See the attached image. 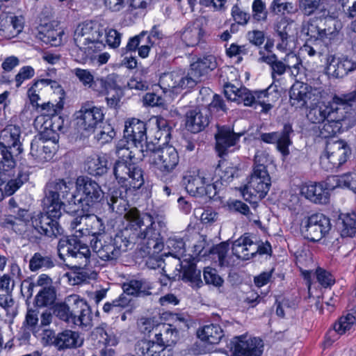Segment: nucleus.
I'll return each mask as SVG.
<instances>
[{"label": "nucleus", "mask_w": 356, "mask_h": 356, "mask_svg": "<svg viewBox=\"0 0 356 356\" xmlns=\"http://www.w3.org/2000/svg\"><path fill=\"white\" fill-rule=\"evenodd\" d=\"M43 206L44 212H40L30 218L33 243L39 241L43 236L57 238L64 232L58 222L61 216V211L51 205Z\"/></svg>", "instance_id": "1"}, {"label": "nucleus", "mask_w": 356, "mask_h": 356, "mask_svg": "<svg viewBox=\"0 0 356 356\" xmlns=\"http://www.w3.org/2000/svg\"><path fill=\"white\" fill-rule=\"evenodd\" d=\"M104 26L98 21H86L79 24L74 33L76 51L80 59L86 60L95 51L97 44H103Z\"/></svg>", "instance_id": "2"}, {"label": "nucleus", "mask_w": 356, "mask_h": 356, "mask_svg": "<svg viewBox=\"0 0 356 356\" xmlns=\"http://www.w3.org/2000/svg\"><path fill=\"white\" fill-rule=\"evenodd\" d=\"M145 155L148 161L164 174L172 172L179 162V156L172 146L161 147L155 143L146 144Z\"/></svg>", "instance_id": "3"}, {"label": "nucleus", "mask_w": 356, "mask_h": 356, "mask_svg": "<svg viewBox=\"0 0 356 356\" xmlns=\"http://www.w3.org/2000/svg\"><path fill=\"white\" fill-rule=\"evenodd\" d=\"M75 186L77 194L81 195L80 198L76 197V204H81L83 212H90L104 197L99 184L88 176L78 177Z\"/></svg>", "instance_id": "4"}, {"label": "nucleus", "mask_w": 356, "mask_h": 356, "mask_svg": "<svg viewBox=\"0 0 356 356\" xmlns=\"http://www.w3.org/2000/svg\"><path fill=\"white\" fill-rule=\"evenodd\" d=\"M73 187L74 182L70 179H56L49 181L46 186L43 205H51L61 211L63 202L60 196L69 204L76 205L77 195L70 193Z\"/></svg>", "instance_id": "5"}, {"label": "nucleus", "mask_w": 356, "mask_h": 356, "mask_svg": "<svg viewBox=\"0 0 356 356\" xmlns=\"http://www.w3.org/2000/svg\"><path fill=\"white\" fill-rule=\"evenodd\" d=\"M113 172L118 183L126 191L139 189L144 184L143 171L134 162L116 161Z\"/></svg>", "instance_id": "6"}, {"label": "nucleus", "mask_w": 356, "mask_h": 356, "mask_svg": "<svg viewBox=\"0 0 356 356\" xmlns=\"http://www.w3.org/2000/svg\"><path fill=\"white\" fill-rule=\"evenodd\" d=\"M161 222H155L154 218L138 234V246L145 254H158L164 247L161 235Z\"/></svg>", "instance_id": "7"}, {"label": "nucleus", "mask_w": 356, "mask_h": 356, "mask_svg": "<svg viewBox=\"0 0 356 356\" xmlns=\"http://www.w3.org/2000/svg\"><path fill=\"white\" fill-rule=\"evenodd\" d=\"M76 122L80 131L92 133L99 125L104 124V113L102 107L96 106L92 102H86L75 113Z\"/></svg>", "instance_id": "8"}, {"label": "nucleus", "mask_w": 356, "mask_h": 356, "mask_svg": "<svg viewBox=\"0 0 356 356\" xmlns=\"http://www.w3.org/2000/svg\"><path fill=\"white\" fill-rule=\"evenodd\" d=\"M271 185L268 172L252 170L248 184L241 193L246 201L257 202L263 199L268 193Z\"/></svg>", "instance_id": "9"}, {"label": "nucleus", "mask_w": 356, "mask_h": 356, "mask_svg": "<svg viewBox=\"0 0 356 356\" xmlns=\"http://www.w3.org/2000/svg\"><path fill=\"white\" fill-rule=\"evenodd\" d=\"M330 229V218L320 213L305 218L300 228L302 236L313 242L320 241Z\"/></svg>", "instance_id": "10"}, {"label": "nucleus", "mask_w": 356, "mask_h": 356, "mask_svg": "<svg viewBox=\"0 0 356 356\" xmlns=\"http://www.w3.org/2000/svg\"><path fill=\"white\" fill-rule=\"evenodd\" d=\"M349 154L350 149L346 142L330 140L327 142L320 162L327 170L338 168L347 161Z\"/></svg>", "instance_id": "11"}, {"label": "nucleus", "mask_w": 356, "mask_h": 356, "mask_svg": "<svg viewBox=\"0 0 356 356\" xmlns=\"http://www.w3.org/2000/svg\"><path fill=\"white\" fill-rule=\"evenodd\" d=\"M217 67L216 57L211 54L204 55L191 64V68L185 78L180 81L181 86L193 88L201 81V78Z\"/></svg>", "instance_id": "12"}, {"label": "nucleus", "mask_w": 356, "mask_h": 356, "mask_svg": "<svg viewBox=\"0 0 356 356\" xmlns=\"http://www.w3.org/2000/svg\"><path fill=\"white\" fill-rule=\"evenodd\" d=\"M294 135V131L292 124L285 122L282 129L279 131L270 133H262L259 136L261 141L268 144H275L277 149L284 157L289 155V147L292 145V136Z\"/></svg>", "instance_id": "13"}, {"label": "nucleus", "mask_w": 356, "mask_h": 356, "mask_svg": "<svg viewBox=\"0 0 356 356\" xmlns=\"http://www.w3.org/2000/svg\"><path fill=\"white\" fill-rule=\"evenodd\" d=\"M67 302L71 305L70 323L79 327H88L92 324V316L86 300L79 295L68 296Z\"/></svg>", "instance_id": "14"}, {"label": "nucleus", "mask_w": 356, "mask_h": 356, "mask_svg": "<svg viewBox=\"0 0 356 356\" xmlns=\"http://www.w3.org/2000/svg\"><path fill=\"white\" fill-rule=\"evenodd\" d=\"M261 342L257 338L241 335L234 337L228 346L232 356H261Z\"/></svg>", "instance_id": "15"}, {"label": "nucleus", "mask_w": 356, "mask_h": 356, "mask_svg": "<svg viewBox=\"0 0 356 356\" xmlns=\"http://www.w3.org/2000/svg\"><path fill=\"white\" fill-rule=\"evenodd\" d=\"M147 124L136 118H133L125 122L124 130V139L129 140L132 145L138 146L140 151L145 152L146 144L147 142Z\"/></svg>", "instance_id": "16"}, {"label": "nucleus", "mask_w": 356, "mask_h": 356, "mask_svg": "<svg viewBox=\"0 0 356 356\" xmlns=\"http://www.w3.org/2000/svg\"><path fill=\"white\" fill-rule=\"evenodd\" d=\"M90 244L93 252L102 261L115 264L121 256L111 236L91 238Z\"/></svg>", "instance_id": "17"}, {"label": "nucleus", "mask_w": 356, "mask_h": 356, "mask_svg": "<svg viewBox=\"0 0 356 356\" xmlns=\"http://www.w3.org/2000/svg\"><path fill=\"white\" fill-rule=\"evenodd\" d=\"M356 68V64L347 57H336L330 54L327 57L326 71L335 78H342Z\"/></svg>", "instance_id": "18"}, {"label": "nucleus", "mask_w": 356, "mask_h": 356, "mask_svg": "<svg viewBox=\"0 0 356 356\" xmlns=\"http://www.w3.org/2000/svg\"><path fill=\"white\" fill-rule=\"evenodd\" d=\"M241 137L240 134L234 132L229 127H218V132L215 135L216 145V149L220 156L227 154L229 148L235 146Z\"/></svg>", "instance_id": "19"}, {"label": "nucleus", "mask_w": 356, "mask_h": 356, "mask_svg": "<svg viewBox=\"0 0 356 356\" xmlns=\"http://www.w3.org/2000/svg\"><path fill=\"white\" fill-rule=\"evenodd\" d=\"M124 218L125 222L122 227L138 235L139 232L143 230V227H145L153 217L149 213H141L136 208H132L124 213Z\"/></svg>", "instance_id": "20"}, {"label": "nucleus", "mask_w": 356, "mask_h": 356, "mask_svg": "<svg viewBox=\"0 0 356 356\" xmlns=\"http://www.w3.org/2000/svg\"><path fill=\"white\" fill-rule=\"evenodd\" d=\"M209 124V117L207 111H202L196 107L190 109L186 113V127L191 133H199Z\"/></svg>", "instance_id": "21"}, {"label": "nucleus", "mask_w": 356, "mask_h": 356, "mask_svg": "<svg viewBox=\"0 0 356 356\" xmlns=\"http://www.w3.org/2000/svg\"><path fill=\"white\" fill-rule=\"evenodd\" d=\"M327 106V120L341 126L342 129L347 130L353 125V113L344 106Z\"/></svg>", "instance_id": "22"}, {"label": "nucleus", "mask_w": 356, "mask_h": 356, "mask_svg": "<svg viewBox=\"0 0 356 356\" xmlns=\"http://www.w3.org/2000/svg\"><path fill=\"white\" fill-rule=\"evenodd\" d=\"M20 127L16 125L10 124L1 131L0 143L7 147H10V148L15 151L16 155H19L23 152L22 145L20 142Z\"/></svg>", "instance_id": "23"}, {"label": "nucleus", "mask_w": 356, "mask_h": 356, "mask_svg": "<svg viewBox=\"0 0 356 356\" xmlns=\"http://www.w3.org/2000/svg\"><path fill=\"white\" fill-rule=\"evenodd\" d=\"M23 29L21 18L7 13L0 15V35L7 39L17 36Z\"/></svg>", "instance_id": "24"}, {"label": "nucleus", "mask_w": 356, "mask_h": 356, "mask_svg": "<svg viewBox=\"0 0 356 356\" xmlns=\"http://www.w3.org/2000/svg\"><path fill=\"white\" fill-rule=\"evenodd\" d=\"M56 147L42 139H34L31 143L30 155L38 163L50 161L55 153Z\"/></svg>", "instance_id": "25"}, {"label": "nucleus", "mask_w": 356, "mask_h": 356, "mask_svg": "<svg viewBox=\"0 0 356 356\" xmlns=\"http://www.w3.org/2000/svg\"><path fill=\"white\" fill-rule=\"evenodd\" d=\"M312 96V88L307 84L298 83L293 84L290 90V102L292 106L302 108L307 106Z\"/></svg>", "instance_id": "26"}, {"label": "nucleus", "mask_w": 356, "mask_h": 356, "mask_svg": "<svg viewBox=\"0 0 356 356\" xmlns=\"http://www.w3.org/2000/svg\"><path fill=\"white\" fill-rule=\"evenodd\" d=\"M301 193L307 199L315 204H325L330 200V193L321 182L305 184L302 188Z\"/></svg>", "instance_id": "27"}, {"label": "nucleus", "mask_w": 356, "mask_h": 356, "mask_svg": "<svg viewBox=\"0 0 356 356\" xmlns=\"http://www.w3.org/2000/svg\"><path fill=\"white\" fill-rule=\"evenodd\" d=\"M111 237L121 254L129 250L134 249L138 243V235L123 227L118 229L114 236Z\"/></svg>", "instance_id": "28"}, {"label": "nucleus", "mask_w": 356, "mask_h": 356, "mask_svg": "<svg viewBox=\"0 0 356 356\" xmlns=\"http://www.w3.org/2000/svg\"><path fill=\"white\" fill-rule=\"evenodd\" d=\"M140 150V147L132 145L129 140L123 138L118 143L115 153L119 157L118 161L132 162L134 159H143L146 158L145 152Z\"/></svg>", "instance_id": "29"}, {"label": "nucleus", "mask_w": 356, "mask_h": 356, "mask_svg": "<svg viewBox=\"0 0 356 356\" xmlns=\"http://www.w3.org/2000/svg\"><path fill=\"white\" fill-rule=\"evenodd\" d=\"M254 243L250 238L248 234H244L232 243V253L237 258L243 260H248L253 257L254 251Z\"/></svg>", "instance_id": "30"}, {"label": "nucleus", "mask_w": 356, "mask_h": 356, "mask_svg": "<svg viewBox=\"0 0 356 356\" xmlns=\"http://www.w3.org/2000/svg\"><path fill=\"white\" fill-rule=\"evenodd\" d=\"M123 293L134 297H145L152 294V286L145 280H131L122 285Z\"/></svg>", "instance_id": "31"}, {"label": "nucleus", "mask_w": 356, "mask_h": 356, "mask_svg": "<svg viewBox=\"0 0 356 356\" xmlns=\"http://www.w3.org/2000/svg\"><path fill=\"white\" fill-rule=\"evenodd\" d=\"M159 332L155 334L156 342L163 346H170L175 344L178 339V331L175 327H172L170 324H158L156 331Z\"/></svg>", "instance_id": "32"}, {"label": "nucleus", "mask_w": 356, "mask_h": 356, "mask_svg": "<svg viewBox=\"0 0 356 356\" xmlns=\"http://www.w3.org/2000/svg\"><path fill=\"white\" fill-rule=\"evenodd\" d=\"M181 269L182 280L190 283L193 287L200 288L202 286L201 271L193 261L184 260L181 264Z\"/></svg>", "instance_id": "33"}, {"label": "nucleus", "mask_w": 356, "mask_h": 356, "mask_svg": "<svg viewBox=\"0 0 356 356\" xmlns=\"http://www.w3.org/2000/svg\"><path fill=\"white\" fill-rule=\"evenodd\" d=\"M198 338L210 344H218L224 337L222 327L218 324H209L200 328L197 332Z\"/></svg>", "instance_id": "34"}, {"label": "nucleus", "mask_w": 356, "mask_h": 356, "mask_svg": "<svg viewBox=\"0 0 356 356\" xmlns=\"http://www.w3.org/2000/svg\"><path fill=\"white\" fill-rule=\"evenodd\" d=\"M83 340L78 332L72 330H65L58 333L54 340V344L58 350L74 348L81 346Z\"/></svg>", "instance_id": "35"}, {"label": "nucleus", "mask_w": 356, "mask_h": 356, "mask_svg": "<svg viewBox=\"0 0 356 356\" xmlns=\"http://www.w3.org/2000/svg\"><path fill=\"white\" fill-rule=\"evenodd\" d=\"M336 225L342 237H353L356 234V214L340 213Z\"/></svg>", "instance_id": "36"}, {"label": "nucleus", "mask_w": 356, "mask_h": 356, "mask_svg": "<svg viewBox=\"0 0 356 356\" xmlns=\"http://www.w3.org/2000/svg\"><path fill=\"white\" fill-rule=\"evenodd\" d=\"M109 156L102 154L96 157L90 158L86 163L88 172L92 176H102L107 172Z\"/></svg>", "instance_id": "37"}, {"label": "nucleus", "mask_w": 356, "mask_h": 356, "mask_svg": "<svg viewBox=\"0 0 356 356\" xmlns=\"http://www.w3.org/2000/svg\"><path fill=\"white\" fill-rule=\"evenodd\" d=\"M55 266V261L52 255L46 252H35L29 261V269L32 272L39 270H47Z\"/></svg>", "instance_id": "38"}, {"label": "nucleus", "mask_w": 356, "mask_h": 356, "mask_svg": "<svg viewBox=\"0 0 356 356\" xmlns=\"http://www.w3.org/2000/svg\"><path fill=\"white\" fill-rule=\"evenodd\" d=\"M291 26L289 24H285L282 26V23L276 26L277 45L278 50L286 51L291 50L293 44V37L289 33Z\"/></svg>", "instance_id": "39"}, {"label": "nucleus", "mask_w": 356, "mask_h": 356, "mask_svg": "<svg viewBox=\"0 0 356 356\" xmlns=\"http://www.w3.org/2000/svg\"><path fill=\"white\" fill-rule=\"evenodd\" d=\"M261 57L259 58L260 62H264L270 65L271 69V75L273 80H275L277 76L283 75L288 69L284 60H277L275 54L265 56L263 51H259Z\"/></svg>", "instance_id": "40"}, {"label": "nucleus", "mask_w": 356, "mask_h": 356, "mask_svg": "<svg viewBox=\"0 0 356 356\" xmlns=\"http://www.w3.org/2000/svg\"><path fill=\"white\" fill-rule=\"evenodd\" d=\"M86 225L89 227V234L92 238H104L103 234L106 232V225L102 218L95 214H90L89 212H85Z\"/></svg>", "instance_id": "41"}, {"label": "nucleus", "mask_w": 356, "mask_h": 356, "mask_svg": "<svg viewBox=\"0 0 356 356\" xmlns=\"http://www.w3.org/2000/svg\"><path fill=\"white\" fill-rule=\"evenodd\" d=\"M203 33V29L200 26L188 25L181 33V38L186 46L194 47L200 42Z\"/></svg>", "instance_id": "42"}, {"label": "nucleus", "mask_w": 356, "mask_h": 356, "mask_svg": "<svg viewBox=\"0 0 356 356\" xmlns=\"http://www.w3.org/2000/svg\"><path fill=\"white\" fill-rule=\"evenodd\" d=\"M56 299L55 287L42 288L35 296L33 304L38 308L49 307L55 302Z\"/></svg>", "instance_id": "43"}, {"label": "nucleus", "mask_w": 356, "mask_h": 356, "mask_svg": "<svg viewBox=\"0 0 356 356\" xmlns=\"http://www.w3.org/2000/svg\"><path fill=\"white\" fill-rule=\"evenodd\" d=\"M78 237L76 236H64L59 239L57 250L60 259L65 260V257H72L74 254L73 249H76Z\"/></svg>", "instance_id": "44"}, {"label": "nucleus", "mask_w": 356, "mask_h": 356, "mask_svg": "<svg viewBox=\"0 0 356 356\" xmlns=\"http://www.w3.org/2000/svg\"><path fill=\"white\" fill-rule=\"evenodd\" d=\"M300 9L305 15L310 16L316 13H321L322 16L328 15L323 0H300Z\"/></svg>", "instance_id": "45"}, {"label": "nucleus", "mask_w": 356, "mask_h": 356, "mask_svg": "<svg viewBox=\"0 0 356 356\" xmlns=\"http://www.w3.org/2000/svg\"><path fill=\"white\" fill-rule=\"evenodd\" d=\"M131 302V299L128 298L126 294L123 293L118 298L112 300V302H106L104 305L103 310L106 313L115 314L123 309L131 307V309L128 310V312L131 313L133 309Z\"/></svg>", "instance_id": "46"}, {"label": "nucleus", "mask_w": 356, "mask_h": 356, "mask_svg": "<svg viewBox=\"0 0 356 356\" xmlns=\"http://www.w3.org/2000/svg\"><path fill=\"white\" fill-rule=\"evenodd\" d=\"M15 151L0 143V170L8 171L16 165Z\"/></svg>", "instance_id": "47"}, {"label": "nucleus", "mask_w": 356, "mask_h": 356, "mask_svg": "<svg viewBox=\"0 0 356 356\" xmlns=\"http://www.w3.org/2000/svg\"><path fill=\"white\" fill-rule=\"evenodd\" d=\"M321 22L323 24L322 29H321L322 31V40L334 38L337 35L340 29V22L327 15H321Z\"/></svg>", "instance_id": "48"}, {"label": "nucleus", "mask_w": 356, "mask_h": 356, "mask_svg": "<svg viewBox=\"0 0 356 356\" xmlns=\"http://www.w3.org/2000/svg\"><path fill=\"white\" fill-rule=\"evenodd\" d=\"M135 350L138 356H158L161 346L156 341L144 339L137 342Z\"/></svg>", "instance_id": "49"}, {"label": "nucleus", "mask_w": 356, "mask_h": 356, "mask_svg": "<svg viewBox=\"0 0 356 356\" xmlns=\"http://www.w3.org/2000/svg\"><path fill=\"white\" fill-rule=\"evenodd\" d=\"M118 193L117 191H115L108 195L107 205L111 212L122 215L127 212L128 202L123 197L118 195Z\"/></svg>", "instance_id": "50"}, {"label": "nucleus", "mask_w": 356, "mask_h": 356, "mask_svg": "<svg viewBox=\"0 0 356 356\" xmlns=\"http://www.w3.org/2000/svg\"><path fill=\"white\" fill-rule=\"evenodd\" d=\"M321 26H323L321 16L320 17L311 18L303 24L302 32L311 38L322 40Z\"/></svg>", "instance_id": "51"}, {"label": "nucleus", "mask_w": 356, "mask_h": 356, "mask_svg": "<svg viewBox=\"0 0 356 356\" xmlns=\"http://www.w3.org/2000/svg\"><path fill=\"white\" fill-rule=\"evenodd\" d=\"M184 184L185 185L186 191L193 196H203V188L202 181L198 175L195 177L188 176L184 179Z\"/></svg>", "instance_id": "52"}, {"label": "nucleus", "mask_w": 356, "mask_h": 356, "mask_svg": "<svg viewBox=\"0 0 356 356\" xmlns=\"http://www.w3.org/2000/svg\"><path fill=\"white\" fill-rule=\"evenodd\" d=\"M68 296L65 300L56 303L53 307V314L60 320L70 323L71 305L67 302Z\"/></svg>", "instance_id": "53"}, {"label": "nucleus", "mask_w": 356, "mask_h": 356, "mask_svg": "<svg viewBox=\"0 0 356 356\" xmlns=\"http://www.w3.org/2000/svg\"><path fill=\"white\" fill-rule=\"evenodd\" d=\"M271 12L275 15L294 14L297 7L291 2H284L282 0H273L270 5Z\"/></svg>", "instance_id": "54"}, {"label": "nucleus", "mask_w": 356, "mask_h": 356, "mask_svg": "<svg viewBox=\"0 0 356 356\" xmlns=\"http://www.w3.org/2000/svg\"><path fill=\"white\" fill-rule=\"evenodd\" d=\"M104 36L102 35L103 44L102 45L107 44L110 48L117 49L119 47L121 42L122 33L117 30L112 28L104 27Z\"/></svg>", "instance_id": "55"}, {"label": "nucleus", "mask_w": 356, "mask_h": 356, "mask_svg": "<svg viewBox=\"0 0 356 356\" xmlns=\"http://www.w3.org/2000/svg\"><path fill=\"white\" fill-rule=\"evenodd\" d=\"M355 323V317L353 314H348L346 316L340 317L335 322L333 325V330L337 334L342 335L347 331H349Z\"/></svg>", "instance_id": "56"}, {"label": "nucleus", "mask_w": 356, "mask_h": 356, "mask_svg": "<svg viewBox=\"0 0 356 356\" xmlns=\"http://www.w3.org/2000/svg\"><path fill=\"white\" fill-rule=\"evenodd\" d=\"M228 109L225 101L220 95L217 94L213 96L211 102L208 105L209 113L218 116H221L227 113Z\"/></svg>", "instance_id": "57"}, {"label": "nucleus", "mask_w": 356, "mask_h": 356, "mask_svg": "<svg viewBox=\"0 0 356 356\" xmlns=\"http://www.w3.org/2000/svg\"><path fill=\"white\" fill-rule=\"evenodd\" d=\"M216 170L218 176L217 179L219 180V183L221 184L222 186H226L232 181L238 172V169L235 166L228 165L225 166L224 169H222L220 164L218 165Z\"/></svg>", "instance_id": "58"}, {"label": "nucleus", "mask_w": 356, "mask_h": 356, "mask_svg": "<svg viewBox=\"0 0 356 356\" xmlns=\"http://www.w3.org/2000/svg\"><path fill=\"white\" fill-rule=\"evenodd\" d=\"M40 33L42 35L40 38L43 42L54 47L61 44L64 35V32L61 29H48L45 33L40 31Z\"/></svg>", "instance_id": "59"}, {"label": "nucleus", "mask_w": 356, "mask_h": 356, "mask_svg": "<svg viewBox=\"0 0 356 356\" xmlns=\"http://www.w3.org/2000/svg\"><path fill=\"white\" fill-rule=\"evenodd\" d=\"M168 254L179 261L185 256V243L182 238H170L168 241Z\"/></svg>", "instance_id": "60"}, {"label": "nucleus", "mask_w": 356, "mask_h": 356, "mask_svg": "<svg viewBox=\"0 0 356 356\" xmlns=\"http://www.w3.org/2000/svg\"><path fill=\"white\" fill-rule=\"evenodd\" d=\"M185 76L179 77L177 74H167L162 80H160V85L164 90H171L175 88H191L189 86H181L180 81L183 80Z\"/></svg>", "instance_id": "61"}, {"label": "nucleus", "mask_w": 356, "mask_h": 356, "mask_svg": "<svg viewBox=\"0 0 356 356\" xmlns=\"http://www.w3.org/2000/svg\"><path fill=\"white\" fill-rule=\"evenodd\" d=\"M356 102V90L340 95H334L332 104L337 106H344L350 111H352V106Z\"/></svg>", "instance_id": "62"}, {"label": "nucleus", "mask_w": 356, "mask_h": 356, "mask_svg": "<svg viewBox=\"0 0 356 356\" xmlns=\"http://www.w3.org/2000/svg\"><path fill=\"white\" fill-rule=\"evenodd\" d=\"M327 106H316L309 109L307 119L312 123H321L327 120Z\"/></svg>", "instance_id": "63"}, {"label": "nucleus", "mask_w": 356, "mask_h": 356, "mask_svg": "<svg viewBox=\"0 0 356 356\" xmlns=\"http://www.w3.org/2000/svg\"><path fill=\"white\" fill-rule=\"evenodd\" d=\"M97 129L98 131L95 135V138L101 144L111 141L115 136L114 129L109 124H104L102 127L100 124Z\"/></svg>", "instance_id": "64"}]
</instances>
